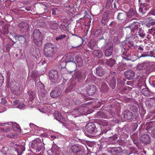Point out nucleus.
I'll use <instances>...</instances> for the list:
<instances>
[{
  "mask_svg": "<svg viewBox=\"0 0 155 155\" xmlns=\"http://www.w3.org/2000/svg\"><path fill=\"white\" fill-rule=\"evenodd\" d=\"M44 54L46 58H52L55 54L54 46L52 44L48 43L46 44L44 49Z\"/></svg>",
  "mask_w": 155,
  "mask_h": 155,
  "instance_id": "f257e3e1",
  "label": "nucleus"
},
{
  "mask_svg": "<svg viewBox=\"0 0 155 155\" xmlns=\"http://www.w3.org/2000/svg\"><path fill=\"white\" fill-rule=\"evenodd\" d=\"M87 74L86 70H80L76 71L74 75L76 80L79 82H81L85 80Z\"/></svg>",
  "mask_w": 155,
  "mask_h": 155,
  "instance_id": "f03ea898",
  "label": "nucleus"
},
{
  "mask_svg": "<svg viewBox=\"0 0 155 155\" xmlns=\"http://www.w3.org/2000/svg\"><path fill=\"white\" fill-rule=\"evenodd\" d=\"M10 89L12 91L15 92V94H18L20 93L22 88L20 83L14 81L10 83Z\"/></svg>",
  "mask_w": 155,
  "mask_h": 155,
  "instance_id": "7ed1b4c3",
  "label": "nucleus"
},
{
  "mask_svg": "<svg viewBox=\"0 0 155 155\" xmlns=\"http://www.w3.org/2000/svg\"><path fill=\"white\" fill-rule=\"evenodd\" d=\"M127 15V17L125 21L126 23H127L134 19L132 18L133 17L136 16L137 14L135 8H130L128 12H126Z\"/></svg>",
  "mask_w": 155,
  "mask_h": 155,
  "instance_id": "20e7f679",
  "label": "nucleus"
},
{
  "mask_svg": "<svg viewBox=\"0 0 155 155\" xmlns=\"http://www.w3.org/2000/svg\"><path fill=\"white\" fill-rule=\"evenodd\" d=\"M31 147L33 149L38 150L39 151L43 148V144L41 143V140L39 138L32 141L31 144Z\"/></svg>",
  "mask_w": 155,
  "mask_h": 155,
  "instance_id": "39448f33",
  "label": "nucleus"
},
{
  "mask_svg": "<svg viewBox=\"0 0 155 155\" xmlns=\"http://www.w3.org/2000/svg\"><path fill=\"white\" fill-rule=\"evenodd\" d=\"M86 131L89 133L93 134L95 132V134H97V129L94 123H89L87 124L85 126Z\"/></svg>",
  "mask_w": 155,
  "mask_h": 155,
  "instance_id": "423d86ee",
  "label": "nucleus"
},
{
  "mask_svg": "<svg viewBox=\"0 0 155 155\" xmlns=\"http://www.w3.org/2000/svg\"><path fill=\"white\" fill-rule=\"evenodd\" d=\"M49 79L53 83L57 81L59 77L57 71L55 70H50L49 73Z\"/></svg>",
  "mask_w": 155,
  "mask_h": 155,
  "instance_id": "0eeeda50",
  "label": "nucleus"
},
{
  "mask_svg": "<svg viewBox=\"0 0 155 155\" xmlns=\"http://www.w3.org/2000/svg\"><path fill=\"white\" fill-rule=\"evenodd\" d=\"M141 27L140 24L138 22L135 21L131 25L127 27L130 28L131 32L133 33H137L138 31Z\"/></svg>",
  "mask_w": 155,
  "mask_h": 155,
  "instance_id": "6e6552de",
  "label": "nucleus"
},
{
  "mask_svg": "<svg viewBox=\"0 0 155 155\" xmlns=\"http://www.w3.org/2000/svg\"><path fill=\"white\" fill-rule=\"evenodd\" d=\"M106 81L108 83L112 89H114L116 86V79L113 75H110L106 78Z\"/></svg>",
  "mask_w": 155,
  "mask_h": 155,
  "instance_id": "1a4fd4ad",
  "label": "nucleus"
},
{
  "mask_svg": "<svg viewBox=\"0 0 155 155\" xmlns=\"http://www.w3.org/2000/svg\"><path fill=\"white\" fill-rule=\"evenodd\" d=\"M113 46V44L110 42L107 43L106 45V48L104 51L105 55L106 57H109L112 54Z\"/></svg>",
  "mask_w": 155,
  "mask_h": 155,
  "instance_id": "9d476101",
  "label": "nucleus"
},
{
  "mask_svg": "<svg viewBox=\"0 0 155 155\" xmlns=\"http://www.w3.org/2000/svg\"><path fill=\"white\" fill-rule=\"evenodd\" d=\"M62 64L64 63L65 64L74 61L73 55L70 54H67L63 56L61 59Z\"/></svg>",
  "mask_w": 155,
  "mask_h": 155,
  "instance_id": "9b49d317",
  "label": "nucleus"
},
{
  "mask_svg": "<svg viewBox=\"0 0 155 155\" xmlns=\"http://www.w3.org/2000/svg\"><path fill=\"white\" fill-rule=\"evenodd\" d=\"M54 118L61 123L64 124L66 123V120L61 115V114L58 111H56L54 114Z\"/></svg>",
  "mask_w": 155,
  "mask_h": 155,
  "instance_id": "f8f14e48",
  "label": "nucleus"
},
{
  "mask_svg": "<svg viewBox=\"0 0 155 155\" xmlns=\"http://www.w3.org/2000/svg\"><path fill=\"white\" fill-rule=\"evenodd\" d=\"M65 66L71 72L75 71L77 68L76 64L74 61L66 63Z\"/></svg>",
  "mask_w": 155,
  "mask_h": 155,
  "instance_id": "ddd939ff",
  "label": "nucleus"
},
{
  "mask_svg": "<svg viewBox=\"0 0 155 155\" xmlns=\"http://www.w3.org/2000/svg\"><path fill=\"white\" fill-rule=\"evenodd\" d=\"M18 26L20 28L21 31L23 32H26L29 28L28 24L23 21L20 22L18 25Z\"/></svg>",
  "mask_w": 155,
  "mask_h": 155,
  "instance_id": "4468645a",
  "label": "nucleus"
},
{
  "mask_svg": "<svg viewBox=\"0 0 155 155\" xmlns=\"http://www.w3.org/2000/svg\"><path fill=\"white\" fill-rule=\"evenodd\" d=\"M61 90L58 88H56L51 91L50 95L53 98H56L59 97L61 95Z\"/></svg>",
  "mask_w": 155,
  "mask_h": 155,
  "instance_id": "2eb2a0df",
  "label": "nucleus"
},
{
  "mask_svg": "<svg viewBox=\"0 0 155 155\" xmlns=\"http://www.w3.org/2000/svg\"><path fill=\"white\" fill-rule=\"evenodd\" d=\"M124 75L128 79L132 80L134 78L135 74L133 71L129 69L125 71Z\"/></svg>",
  "mask_w": 155,
  "mask_h": 155,
  "instance_id": "dca6fc26",
  "label": "nucleus"
},
{
  "mask_svg": "<svg viewBox=\"0 0 155 155\" xmlns=\"http://www.w3.org/2000/svg\"><path fill=\"white\" fill-rule=\"evenodd\" d=\"M140 140L142 143L147 144L150 143V138L149 135L145 134L142 135L140 138Z\"/></svg>",
  "mask_w": 155,
  "mask_h": 155,
  "instance_id": "f3484780",
  "label": "nucleus"
},
{
  "mask_svg": "<svg viewBox=\"0 0 155 155\" xmlns=\"http://www.w3.org/2000/svg\"><path fill=\"white\" fill-rule=\"evenodd\" d=\"M122 116L125 119L128 120H131L133 116L132 113L128 110L124 111Z\"/></svg>",
  "mask_w": 155,
  "mask_h": 155,
  "instance_id": "a211bd4d",
  "label": "nucleus"
},
{
  "mask_svg": "<svg viewBox=\"0 0 155 155\" xmlns=\"http://www.w3.org/2000/svg\"><path fill=\"white\" fill-rule=\"evenodd\" d=\"M96 75L100 77H102L106 73V71L101 66H99L96 68Z\"/></svg>",
  "mask_w": 155,
  "mask_h": 155,
  "instance_id": "6ab92c4d",
  "label": "nucleus"
},
{
  "mask_svg": "<svg viewBox=\"0 0 155 155\" xmlns=\"http://www.w3.org/2000/svg\"><path fill=\"white\" fill-rule=\"evenodd\" d=\"M150 66L149 62H144V63L138 64L137 66L136 69L137 70H140L141 69H145Z\"/></svg>",
  "mask_w": 155,
  "mask_h": 155,
  "instance_id": "aec40b11",
  "label": "nucleus"
},
{
  "mask_svg": "<svg viewBox=\"0 0 155 155\" xmlns=\"http://www.w3.org/2000/svg\"><path fill=\"white\" fill-rule=\"evenodd\" d=\"M96 90V87L94 85L90 86L87 90V94L89 96L92 95L95 93Z\"/></svg>",
  "mask_w": 155,
  "mask_h": 155,
  "instance_id": "412c9836",
  "label": "nucleus"
},
{
  "mask_svg": "<svg viewBox=\"0 0 155 155\" xmlns=\"http://www.w3.org/2000/svg\"><path fill=\"white\" fill-rule=\"evenodd\" d=\"M88 47L91 50L95 49L96 47V42L94 39H91L87 44Z\"/></svg>",
  "mask_w": 155,
  "mask_h": 155,
  "instance_id": "4be33fe9",
  "label": "nucleus"
},
{
  "mask_svg": "<svg viewBox=\"0 0 155 155\" xmlns=\"http://www.w3.org/2000/svg\"><path fill=\"white\" fill-rule=\"evenodd\" d=\"M71 149L72 151L75 154H77L81 150V148L80 146L75 145H72Z\"/></svg>",
  "mask_w": 155,
  "mask_h": 155,
  "instance_id": "5701e85b",
  "label": "nucleus"
},
{
  "mask_svg": "<svg viewBox=\"0 0 155 155\" xmlns=\"http://www.w3.org/2000/svg\"><path fill=\"white\" fill-rule=\"evenodd\" d=\"M92 54L94 57H98L99 58L102 57L103 55L102 52L100 50H94Z\"/></svg>",
  "mask_w": 155,
  "mask_h": 155,
  "instance_id": "b1692460",
  "label": "nucleus"
},
{
  "mask_svg": "<svg viewBox=\"0 0 155 155\" xmlns=\"http://www.w3.org/2000/svg\"><path fill=\"white\" fill-rule=\"evenodd\" d=\"M49 24L51 28L53 30L57 29L59 26L58 22L55 21H51Z\"/></svg>",
  "mask_w": 155,
  "mask_h": 155,
  "instance_id": "393cba45",
  "label": "nucleus"
},
{
  "mask_svg": "<svg viewBox=\"0 0 155 155\" xmlns=\"http://www.w3.org/2000/svg\"><path fill=\"white\" fill-rule=\"evenodd\" d=\"M127 17V15L125 12H123L118 13L117 18L118 20H123L126 19Z\"/></svg>",
  "mask_w": 155,
  "mask_h": 155,
  "instance_id": "a878e982",
  "label": "nucleus"
},
{
  "mask_svg": "<svg viewBox=\"0 0 155 155\" xmlns=\"http://www.w3.org/2000/svg\"><path fill=\"white\" fill-rule=\"evenodd\" d=\"M28 94L29 96L28 98V101H32L33 100L35 97V93L34 91H32L29 90L28 92Z\"/></svg>",
  "mask_w": 155,
  "mask_h": 155,
  "instance_id": "bb28decb",
  "label": "nucleus"
},
{
  "mask_svg": "<svg viewBox=\"0 0 155 155\" xmlns=\"http://www.w3.org/2000/svg\"><path fill=\"white\" fill-rule=\"evenodd\" d=\"M33 38H41V32L39 29H35L33 33Z\"/></svg>",
  "mask_w": 155,
  "mask_h": 155,
  "instance_id": "cd10ccee",
  "label": "nucleus"
},
{
  "mask_svg": "<svg viewBox=\"0 0 155 155\" xmlns=\"http://www.w3.org/2000/svg\"><path fill=\"white\" fill-rule=\"evenodd\" d=\"M8 26L7 25H5L2 26L3 30L0 29V32L3 35L7 34L8 32Z\"/></svg>",
  "mask_w": 155,
  "mask_h": 155,
  "instance_id": "c85d7f7f",
  "label": "nucleus"
},
{
  "mask_svg": "<svg viewBox=\"0 0 155 155\" xmlns=\"http://www.w3.org/2000/svg\"><path fill=\"white\" fill-rule=\"evenodd\" d=\"M148 9V8L142 5V3H140V6L139 9V11L140 13L144 14Z\"/></svg>",
  "mask_w": 155,
  "mask_h": 155,
  "instance_id": "c756f323",
  "label": "nucleus"
},
{
  "mask_svg": "<svg viewBox=\"0 0 155 155\" xmlns=\"http://www.w3.org/2000/svg\"><path fill=\"white\" fill-rule=\"evenodd\" d=\"M108 14L106 13H104L102 16L101 23L102 24H105L106 22L108 21Z\"/></svg>",
  "mask_w": 155,
  "mask_h": 155,
  "instance_id": "7c9ffc66",
  "label": "nucleus"
},
{
  "mask_svg": "<svg viewBox=\"0 0 155 155\" xmlns=\"http://www.w3.org/2000/svg\"><path fill=\"white\" fill-rule=\"evenodd\" d=\"M142 92L144 96L147 97L150 96L152 94V93L150 92L149 89L147 88L143 89Z\"/></svg>",
  "mask_w": 155,
  "mask_h": 155,
  "instance_id": "2f4dec72",
  "label": "nucleus"
},
{
  "mask_svg": "<svg viewBox=\"0 0 155 155\" xmlns=\"http://www.w3.org/2000/svg\"><path fill=\"white\" fill-rule=\"evenodd\" d=\"M34 42L35 45L40 46L42 44V40L41 38H33Z\"/></svg>",
  "mask_w": 155,
  "mask_h": 155,
  "instance_id": "473e14b6",
  "label": "nucleus"
},
{
  "mask_svg": "<svg viewBox=\"0 0 155 155\" xmlns=\"http://www.w3.org/2000/svg\"><path fill=\"white\" fill-rule=\"evenodd\" d=\"M138 35L142 38H144L145 36V34L144 33L143 29L141 27V28H140V29H139Z\"/></svg>",
  "mask_w": 155,
  "mask_h": 155,
  "instance_id": "72a5a7b5",
  "label": "nucleus"
},
{
  "mask_svg": "<svg viewBox=\"0 0 155 155\" xmlns=\"http://www.w3.org/2000/svg\"><path fill=\"white\" fill-rule=\"evenodd\" d=\"M115 61L114 59L110 58L108 59L106 62L107 64L111 67H113L115 63Z\"/></svg>",
  "mask_w": 155,
  "mask_h": 155,
  "instance_id": "f704fd0d",
  "label": "nucleus"
},
{
  "mask_svg": "<svg viewBox=\"0 0 155 155\" xmlns=\"http://www.w3.org/2000/svg\"><path fill=\"white\" fill-rule=\"evenodd\" d=\"M130 109L133 111L134 114L137 113L138 114L139 113L138 107L136 105H132L130 107Z\"/></svg>",
  "mask_w": 155,
  "mask_h": 155,
  "instance_id": "c9c22d12",
  "label": "nucleus"
},
{
  "mask_svg": "<svg viewBox=\"0 0 155 155\" xmlns=\"http://www.w3.org/2000/svg\"><path fill=\"white\" fill-rule=\"evenodd\" d=\"M73 114H74L75 115V117H78L80 115H82V112H80V109L78 108L72 111Z\"/></svg>",
  "mask_w": 155,
  "mask_h": 155,
  "instance_id": "e433bc0d",
  "label": "nucleus"
},
{
  "mask_svg": "<svg viewBox=\"0 0 155 155\" xmlns=\"http://www.w3.org/2000/svg\"><path fill=\"white\" fill-rule=\"evenodd\" d=\"M12 127L14 131H17L18 132L21 131V129L20 126L16 123L12 125Z\"/></svg>",
  "mask_w": 155,
  "mask_h": 155,
  "instance_id": "4c0bfd02",
  "label": "nucleus"
},
{
  "mask_svg": "<svg viewBox=\"0 0 155 155\" xmlns=\"http://www.w3.org/2000/svg\"><path fill=\"white\" fill-rule=\"evenodd\" d=\"M66 36L65 34H60L55 39L56 41H58L65 38Z\"/></svg>",
  "mask_w": 155,
  "mask_h": 155,
  "instance_id": "58836bf2",
  "label": "nucleus"
},
{
  "mask_svg": "<svg viewBox=\"0 0 155 155\" xmlns=\"http://www.w3.org/2000/svg\"><path fill=\"white\" fill-rule=\"evenodd\" d=\"M113 1V0H107L105 6L106 9H109Z\"/></svg>",
  "mask_w": 155,
  "mask_h": 155,
  "instance_id": "ea45409f",
  "label": "nucleus"
},
{
  "mask_svg": "<svg viewBox=\"0 0 155 155\" xmlns=\"http://www.w3.org/2000/svg\"><path fill=\"white\" fill-rule=\"evenodd\" d=\"M18 39L20 43H24L25 42L26 39L23 36H20L18 38Z\"/></svg>",
  "mask_w": 155,
  "mask_h": 155,
  "instance_id": "a19ab883",
  "label": "nucleus"
},
{
  "mask_svg": "<svg viewBox=\"0 0 155 155\" xmlns=\"http://www.w3.org/2000/svg\"><path fill=\"white\" fill-rule=\"evenodd\" d=\"M148 33L153 36H155V27H152L151 29H149Z\"/></svg>",
  "mask_w": 155,
  "mask_h": 155,
  "instance_id": "79ce46f5",
  "label": "nucleus"
},
{
  "mask_svg": "<svg viewBox=\"0 0 155 155\" xmlns=\"http://www.w3.org/2000/svg\"><path fill=\"white\" fill-rule=\"evenodd\" d=\"M101 90L105 92H107L108 90V87L105 85H103L101 87Z\"/></svg>",
  "mask_w": 155,
  "mask_h": 155,
  "instance_id": "37998d69",
  "label": "nucleus"
},
{
  "mask_svg": "<svg viewBox=\"0 0 155 155\" xmlns=\"http://www.w3.org/2000/svg\"><path fill=\"white\" fill-rule=\"evenodd\" d=\"M137 33L134 34V40L135 42H137L139 41H140V40L139 37V35H138Z\"/></svg>",
  "mask_w": 155,
  "mask_h": 155,
  "instance_id": "c03bdc74",
  "label": "nucleus"
},
{
  "mask_svg": "<svg viewBox=\"0 0 155 155\" xmlns=\"http://www.w3.org/2000/svg\"><path fill=\"white\" fill-rule=\"evenodd\" d=\"M101 29H97L94 31V35L95 36H97L101 33Z\"/></svg>",
  "mask_w": 155,
  "mask_h": 155,
  "instance_id": "a18cd8bd",
  "label": "nucleus"
},
{
  "mask_svg": "<svg viewBox=\"0 0 155 155\" xmlns=\"http://www.w3.org/2000/svg\"><path fill=\"white\" fill-rule=\"evenodd\" d=\"M150 100H148L145 102L146 105L149 108H151L152 106L151 104L150 103Z\"/></svg>",
  "mask_w": 155,
  "mask_h": 155,
  "instance_id": "49530a36",
  "label": "nucleus"
},
{
  "mask_svg": "<svg viewBox=\"0 0 155 155\" xmlns=\"http://www.w3.org/2000/svg\"><path fill=\"white\" fill-rule=\"evenodd\" d=\"M113 150L116 153H119L121 151V148L120 147L114 148L113 149Z\"/></svg>",
  "mask_w": 155,
  "mask_h": 155,
  "instance_id": "de8ad7c7",
  "label": "nucleus"
},
{
  "mask_svg": "<svg viewBox=\"0 0 155 155\" xmlns=\"http://www.w3.org/2000/svg\"><path fill=\"white\" fill-rule=\"evenodd\" d=\"M17 135L14 134H8L7 135V136L9 138H15L17 137Z\"/></svg>",
  "mask_w": 155,
  "mask_h": 155,
  "instance_id": "09e8293b",
  "label": "nucleus"
},
{
  "mask_svg": "<svg viewBox=\"0 0 155 155\" xmlns=\"http://www.w3.org/2000/svg\"><path fill=\"white\" fill-rule=\"evenodd\" d=\"M25 105L22 102H20L18 104V107L19 108L21 109L24 107Z\"/></svg>",
  "mask_w": 155,
  "mask_h": 155,
  "instance_id": "8fccbe9b",
  "label": "nucleus"
},
{
  "mask_svg": "<svg viewBox=\"0 0 155 155\" xmlns=\"http://www.w3.org/2000/svg\"><path fill=\"white\" fill-rule=\"evenodd\" d=\"M12 45L10 44H7L6 45V48L8 52H9V51L12 48Z\"/></svg>",
  "mask_w": 155,
  "mask_h": 155,
  "instance_id": "3c124183",
  "label": "nucleus"
},
{
  "mask_svg": "<svg viewBox=\"0 0 155 155\" xmlns=\"http://www.w3.org/2000/svg\"><path fill=\"white\" fill-rule=\"evenodd\" d=\"M150 55L148 54L147 52H146L142 54H141V56H140L139 58H140L141 57H145L147 56H149Z\"/></svg>",
  "mask_w": 155,
  "mask_h": 155,
  "instance_id": "603ef678",
  "label": "nucleus"
},
{
  "mask_svg": "<svg viewBox=\"0 0 155 155\" xmlns=\"http://www.w3.org/2000/svg\"><path fill=\"white\" fill-rule=\"evenodd\" d=\"M4 81V77L1 74H0V85L2 84L3 83Z\"/></svg>",
  "mask_w": 155,
  "mask_h": 155,
  "instance_id": "864d4df0",
  "label": "nucleus"
},
{
  "mask_svg": "<svg viewBox=\"0 0 155 155\" xmlns=\"http://www.w3.org/2000/svg\"><path fill=\"white\" fill-rule=\"evenodd\" d=\"M1 129L3 130L4 132H9L11 130L8 128H5L4 127L1 128Z\"/></svg>",
  "mask_w": 155,
  "mask_h": 155,
  "instance_id": "5fc2aeb1",
  "label": "nucleus"
},
{
  "mask_svg": "<svg viewBox=\"0 0 155 155\" xmlns=\"http://www.w3.org/2000/svg\"><path fill=\"white\" fill-rule=\"evenodd\" d=\"M149 14L150 15H155V9H153L151 10V11L149 13Z\"/></svg>",
  "mask_w": 155,
  "mask_h": 155,
  "instance_id": "6e6d98bb",
  "label": "nucleus"
},
{
  "mask_svg": "<svg viewBox=\"0 0 155 155\" xmlns=\"http://www.w3.org/2000/svg\"><path fill=\"white\" fill-rule=\"evenodd\" d=\"M142 5L148 8L150 7V4L149 3L145 2L143 3H142Z\"/></svg>",
  "mask_w": 155,
  "mask_h": 155,
  "instance_id": "4d7b16f0",
  "label": "nucleus"
},
{
  "mask_svg": "<svg viewBox=\"0 0 155 155\" xmlns=\"http://www.w3.org/2000/svg\"><path fill=\"white\" fill-rule=\"evenodd\" d=\"M150 54L151 57H153L155 58V51H151L150 52Z\"/></svg>",
  "mask_w": 155,
  "mask_h": 155,
  "instance_id": "13d9d810",
  "label": "nucleus"
},
{
  "mask_svg": "<svg viewBox=\"0 0 155 155\" xmlns=\"http://www.w3.org/2000/svg\"><path fill=\"white\" fill-rule=\"evenodd\" d=\"M1 103L2 104H5L7 103V101L6 99L5 98H1Z\"/></svg>",
  "mask_w": 155,
  "mask_h": 155,
  "instance_id": "bf43d9fd",
  "label": "nucleus"
},
{
  "mask_svg": "<svg viewBox=\"0 0 155 155\" xmlns=\"http://www.w3.org/2000/svg\"><path fill=\"white\" fill-rule=\"evenodd\" d=\"M78 109H80V112H82V115H83L85 110L84 108L83 107H80L79 108H78Z\"/></svg>",
  "mask_w": 155,
  "mask_h": 155,
  "instance_id": "052dcab7",
  "label": "nucleus"
},
{
  "mask_svg": "<svg viewBox=\"0 0 155 155\" xmlns=\"http://www.w3.org/2000/svg\"><path fill=\"white\" fill-rule=\"evenodd\" d=\"M138 49V50H140V51H143L144 50L143 46H141V45L139 46Z\"/></svg>",
  "mask_w": 155,
  "mask_h": 155,
  "instance_id": "680f3d73",
  "label": "nucleus"
},
{
  "mask_svg": "<svg viewBox=\"0 0 155 155\" xmlns=\"http://www.w3.org/2000/svg\"><path fill=\"white\" fill-rule=\"evenodd\" d=\"M115 22L114 21H112L110 24V25L112 27H114L115 25Z\"/></svg>",
  "mask_w": 155,
  "mask_h": 155,
  "instance_id": "e2e57ef3",
  "label": "nucleus"
},
{
  "mask_svg": "<svg viewBox=\"0 0 155 155\" xmlns=\"http://www.w3.org/2000/svg\"><path fill=\"white\" fill-rule=\"evenodd\" d=\"M52 15H56V10L53 9H52Z\"/></svg>",
  "mask_w": 155,
  "mask_h": 155,
  "instance_id": "0e129e2a",
  "label": "nucleus"
},
{
  "mask_svg": "<svg viewBox=\"0 0 155 155\" xmlns=\"http://www.w3.org/2000/svg\"><path fill=\"white\" fill-rule=\"evenodd\" d=\"M150 25L152 26H153L155 25V20H153V21H151L150 22Z\"/></svg>",
  "mask_w": 155,
  "mask_h": 155,
  "instance_id": "69168bd1",
  "label": "nucleus"
},
{
  "mask_svg": "<svg viewBox=\"0 0 155 155\" xmlns=\"http://www.w3.org/2000/svg\"><path fill=\"white\" fill-rule=\"evenodd\" d=\"M126 90H127L126 88L125 87H124V88L121 91V93H122V94H123L125 92V91H126Z\"/></svg>",
  "mask_w": 155,
  "mask_h": 155,
  "instance_id": "338daca9",
  "label": "nucleus"
},
{
  "mask_svg": "<svg viewBox=\"0 0 155 155\" xmlns=\"http://www.w3.org/2000/svg\"><path fill=\"white\" fill-rule=\"evenodd\" d=\"M18 102V101L17 100H15V101L13 102V104L14 105H15L17 104Z\"/></svg>",
  "mask_w": 155,
  "mask_h": 155,
  "instance_id": "774afa93",
  "label": "nucleus"
}]
</instances>
